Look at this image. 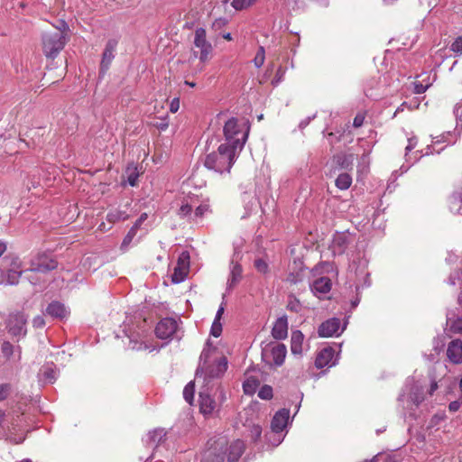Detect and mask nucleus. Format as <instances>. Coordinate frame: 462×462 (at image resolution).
<instances>
[{"mask_svg": "<svg viewBox=\"0 0 462 462\" xmlns=\"http://www.w3.org/2000/svg\"><path fill=\"white\" fill-rule=\"evenodd\" d=\"M166 431L163 429H156L152 431H150L145 442L148 445L157 447L160 443L165 440Z\"/></svg>", "mask_w": 462, "mask_h": 462, "instance_id": "28", "label": "nucleus"}, {"mask_svg": "<svg viewBox=\"0 0 462 462\" xmlns=\"http://www.w3.org/2000/svg\"><path fill=\"white\" fill-rule=\"evenodd\" d=\"M340 320L339 319H329L321 323L319 327L318 333L321 337H329L339 335Z\"/></svg>", "mask_w": 462, "mask_h": 462, "instance_id": "12", "label": "nucleus"}, {"mask_svg": "<svg viewBox=\"0 0 462 462\" xmlns=\"http://www.w3.org/2000/svg\"><path fill=\"white\" fill-rule=\"evenodd\" d=\"M287 348L284 344L276 343L271 346L270 356L273 365L281 366L285 360Z\"/></svg>", "mask_w": 462, "mask_h": 462, "instance_id": "20", "label": "nucleus"}, {"mask_svg": "<svg viewBox=\"0 0 462 462\" xmlns=\"http://www.w3.org/2000/svg\"><path fill=\"white\" fill-rule=\"evenodd\" d=\"M227 369V359L222 356L217 360H214L208 366H198L196 370V376H203L205 381L211 379L220 378L224 375Z\"/></svg>", "mask_w": 462, "mask_h": 462, "instance_id": "5", "label": "nucleus"}, {"mask_svg": "<svg viewBox=\"0 0 462 462\" xmlns=\"http://www.w3.org/2000/svg\"><path fill=\"white\" fill-rule=\"evenodd\" d=\"M226 400V394L221 385H217L213 393L208 389L199 393V411L205 416L217 415L223 403Z\"/></svg>", "mask_w": 462, "mask_h": 462, "instance_id": "3", "label": "nucleus"}, {"mask_svg": "<svg viewBox=\"0 0 462 462\" xmlns=\"http://www.w3.org/2000/svg\"><path fill=\"white\" fill-rule=\"evenodd\" d=\"M310 289L315 295L326 294L331 289V281L328 277H320L313 282Z\"/></svg>", "mask_w": 462, "mask_h": 462, "instance_id": "23", "label": "nucleus"}, {"mask_svg": "<svg viewBox=\"0 0 462 462\" xmlns=\"http://www.w3.org/2000/svg\"><path fill=\"white\" fill-rule=\"evenodd\" d=\"M259 385L260 380L256 376L249 375L243 383L244 393L246 395H253L255 393Z\"/></svg>", "mask_w": 462, "mask_h": 462, "instance_id": "29", "label": "nucleus"}, {"mask_svg": "<svg viewBox=\"0 0 462 462\" xmlns=\"http://www.w3.org/2000/svg\"><path fill=\"white\" fill-rule=\"evenodd\" d=\"M12 266L13 268L9 269L7 272L5 284L16 285L18 284L21 275L23 273L22 270H20V263L18 258L14 259Z\"/></svg>", "mask_w": 462, "mask_h": 462, "instance_id": "22", "label": "nucleus"}, {"mask_svg": "<svg viewBox=\"0 0 462 462\" xmlns=\"http://www.w3.org/2000/svg\"><path fill=\"white\" fill-rule=\"evenodd\" d=\"M410 399L415 405L420 404L424 400L422 389L417 385L413 386L410 393Z\"/></svg>", "mask_w": 462, "mask_h": 462, "instance_id": "33", "label": "nucleus"}, {"mask_svg": "<svg viewBox=\"0 0 462 462\" xmlns=\"http://www.w3.org/2000/svg\"><path fill=\"white\" fill-rule=\"evenodd\" d=\"M243 274V268L241 264L234 258L230 262V273L227 280V290L234 289L241 281Z\"/></svg>", "mask_w": 462, "mask_h": 462, "instance_id": "15", "label": "nucleus"}, {"mask_svg": "<svg viewBox=\"0 0 462 462\" xmlns=\"http://www.w3.org/2000/svg\"><path fill=\"white\" fill-rule=\"evenodd\" d=\"M222 333V324L218 320H214L210 328V334L215 337H218Z\"/></svg>", "mask_w": 462, "mask_h": 462, "instance_id": "46", "label": "nucleus"}, {"mask_svg": "<svg viewBox=\"0 0 462 462\" xmlns=\"http://www.w3.org/2000/svg\"><path fill=\"white\" fill-rule=\"evenodd\" d=\"M194 46L199 52L194 51L193 55L199 57L201 62H206L211 58L213 51L212 44L207 40V33L204 28H197L194 32Z\"/></svg>", "mask_w": 462, "mask_h": 462, "instance_id": "6", "label": "nucleus"}, {"mask_svg": "<svg viewBox=\"0 0 462 462\" xmlns=\"http://www.w3.org/2000/svg\"><path fill=\"white\" fill-rule=\"evenodd\" d=\"M226 23H227V21L225 18L216 19L215 22L213 23V28L215 30H218L220 28L224 27L226 24Z\"/></svg>", "mask_w": 462, "mask_h": 462, "instance_id": "58", "label": "nucleus"}, {"mask_svg": "<svg viewBox=\"0 0 462 462\" xmlns=\"http://www.w3.org/2000/svg\"><path fill=\"white\" fill-rule=\"evenodd\" d=\"M225 457L220 454H212L209 452L201 462H224Z\"/></svg>", "mask_w": 462, "mask_h": 462, "instance_id": "48", "label": "nucleus"}, {"mask_svg": "<svg viewBox=\"0 0 462 462\" xmlns=\"http://www.w3.org/2000/svg\"><path fill=\"white\" fill-rule=\"evenodd\" d=\"M137 230L131 227L126 236L124 237L121 247L128 246L133 241L134 237L136 236Z\"/></svg>", "mask_w": 462, "mask_h": 462, "instance_id": "45", "label": "nucleus"}, {"mask_svg": "<svg viewBox=\"0 0 462 462\" xmlns=\"http://www.w3.org/2000/svg\"><path fill=\"white\" fill-rule=\"evenodd\" d=\"M258 397L262 400H270L273 398V388L270 385H263L258 392Z\"/></svg>", "mask_w": 462, "mask_h": 462, "instance_id": "39", "label": "nucleus"}, {"mask_svg": "<svg viewBox=\"0 0 462 462\" xmlns=\"http://www.w3.org/2000/svg\"><path fill=\"white\" fill-rule=\"evenodd\" d=\"M224 306L223 305H220V307L218 308L217 311V314H216V317H215V319L214 320H218L220 321L221 318H222V315L224 313Z\"/></svg>", "mask_w": 462, "mask_h": 462, "instance_id": "62", "label": "nucleus"}, {"mask_svg": "<svg viewBox=\"0 0 462 462\" xmlns=\"http://www.w3.org/2000/svg\"><path fill=\"white\" fill-rule=\"evenodd\" d=\"M224 135L228 146L235 150L241 151L247 140L249 126L240 125L238 120L235 117L228 119L224 125Z\"/></svg>", "mask_w": 462, "mask_h": 462, "instance_id": "4", "label": "nucleus"}, {"mask_svg": "<svg viewBox=\"0 0 462 462\" xmlns=\"http://www.w3.org/2000/svg\"><path fill=\"white\" fill-rule=\"evenodd\" d=\"M178 329V321L173 318L161 319L156 328L155 334L161 339L171 338Z\"/></svg>", "mask_w": 462, "mask_h": 462, "instance_id": "9", "label": "nucleus"}, {"mask_svg": "<svg viewBox=\"0 0 462 462\" xmlns=\"http://www.w3.org/2000/svg\"><path fill=\"white\" fill-rule=\"evenodd\" d=\"M448 207L451 212L462 215V188L449 197Z\"/></svg>", "mask_w": 462, "mask_h": 462, "instance_id": "26", "label": "nucleus"}, {"mask_svg": "<svg viewBox=\"0 0 462 462\" xmlns=\"http://www.w3.org/2000/svg\"><path fill=\"white\" fill-rule=\"evenodd\" d=\"M347 245V237L344 234H337L333 238V246L343 251Z\"/></svg>", "mask_w": 462, "mask_h": 462, "instance_id": "36", "label": "nucleus"}, {"mask_svg": "<svg viewBox=\"0 0 462 462\" xmlns=\"http://www.w3.org/2000/svg\"><path fill=\"white\" fill-rule=\"evenodd\" d=\"M254 265L255 269L257 270V272H259L261 273L265 274L269 272V265H268L267 262L263 259H261V258L255 259Z\"/></svg>", "mask_w": 462, "mask_h": 462, "instance_id": "42", "label": "nucleus"}, {"mask_svg": "<svg viewBox=\"0 0 462 462\" xmlns=\"http://www.w3.org/2000/svg\"><path fill=\"white\" fill-rule=\"evenodd\" d=\"M136 180H137V176L136 175H130L128 177V183L131 185V186H135L136 184Z\"/></svg>", "mask_w": 462, "mask_h": 462, "instance_id": "63", "label": "nucleus"}, {"mask_svg": "<svg viewBox=\"0 0 462 462\" xmlns=\"http://www.w3.org/2000/svg\"><path fill=\"white\" fill-rule=\"evenodd\" d=\"M236 150L227 144H220L217 152L207 155L204 165L217 172H229L236 159Z\"/></svg>", "mask_w": 462, "mask_h": 462, "instance_id": "2", "label": "nucleus"}, {"mask_svg": "<svg viewBox=\"0 0 462 462\" xmlns=\"http://www.w3.org/2000/svg\"><path fill=\"white\" fill-rule=\"evenodd\" d=\"M54 374H55V373L51 368H46L43 372L44 379L48 383H52L54 381V379H55Z\"/></svg>", "mask_w": 462, "mask_h": 462, "instance_id": "53", "label": "nucleus"}, {"mask_svg": "<svg viewBox=\"0 0 462 462\" xmlns=\"http://www.w3.org/2000/svg\"><path fill=\"white\" fill-rule=\"evenodd\" d=\"M438 389V383L437 382L433 381L430 384V388L429 390V393L432 395L434 392Z\"/></svg>", "mask_w": 462, "mask_h": 462, "instance_id": "64", "label": "nucleus"}, {"mask_svg": "<svg viewBox=\"0 0 462 462\" xmlns=\"http://www.w3.org/2000/svg\"><path fill=\"white\" fill-rule=\"evenodd\" d=\"M58 263L46 254H39L31 260L30 267L24 273H46L56 269Z\"/></svg>", "mask_w": 462, "mask_h": 462, "instance_id": "8", "label": "nucleus"}, {"mask_svg": "<svg viewBox=\"0 0 462 462\" xmlns=\"http://www.w3.org/2000/svg\"><path fill=\"white\" fill-rule=\"evenodd\" d=\"M117 45V42L116 40H109L106 45V48L104 50L103 55H102V60H101V69L106 70L114 59V52L116 51Z\"/></svg>", "mask_w": 462, "mask_h": 462, "instance_id": "21", "label": "nucleus"}, {"mask_svg": "<svg viewBox=\"0 0 462 462\" xmlns=\"http://www.w3.org/2000/svg\"><path fill=\"white\" fill-rule=\"evenodd\" d=\"M2 355L9 359L14 354V346L9 341H4L1 345Z\"/></svg>", "mask_w": 462, "mask_h": 462, "instance_id": "41", "label": "nucleus"}, {"mask_svg": "<svg viewBox=\"0 0 462 462\" xmlns=\"http://www.w3.org/2000/svg\"><path fill=\"white\" fill-rule=\"evenodd\" d=\"M209 205L208 203H202L195 208V211L192 215V221L198 222L201 219L204 215L209 212Z\"/></svg>", "mask_w": 462, "mask_h": 462, "instance_id": "34", "label": "nucleus"}, {"mask_svg": "<svg viewBox=\"0 0 462 462\" xmlns=\"http://www.w3.org/2000/svg\"><path fill=\"white\" fill-rule=\"evenodd\" d=\"M461 405H462V396H460V398L458 400L451 402L448 405V409L450 411L455 412L459 410Z\"/></svg>", "mask_w": 462, "mask_h": 462, "instance_id": "55", "label": "nucleus"}, {"mask_svg": "<svg viewBox=\"0 0 462 462\" xmlns=\"http://www.w3.org/2000/svg\"><path fill=\"white\" fill-rule=\"evenodd\" d=\"M290 420V411L288 409L279 410L273 416L271 422L273 433H281L287 426Z\"/></svg>", "mask_w": 462, "mask_h": 462, "instance_id": "13", "label": "nucleus"}, {"mask_svg": "<svg viewBox=\"0 0 462 462\" xmlns=\"http://www.w3.org/2000/svg\"><path fill=\"white\" fill-rule=\"evenodd\" d=\"M301 281H302V276L300 273H291L287 276V282H289L291 284H296V283H298V282H300Z\"/></svg>", "mask_w": 462, "mask_h": 462, "instance_id": "51", "label": "nucleus"}, {"mask_svg": "<svg viewBox=\"0 0 462 462\" xmlns=\"http://www.w3.org/2000/svg\"><path fill=\"white\" fill-rule=\"evenodd\" d=\"M27 317L21 311L10 313L6 320V328L13 337H24L26 329Z\"/></svg>", "mask_w": 462, "mask_h": 462, "instance_id": "7", "label": "nucleus"}, {"mask_svg": "<svg viewBox=\"0 0 462 462\" xmlns=\"http://www.w3.org/2000/svg\"><path fill=\"white\" fill-rule=\"evenodd\" d=\"M264 58H265V51H264V48L263 46H261L259 49H258V51L254 59V65L257 67V68H260L263 66V62H264Z\"/></svg>", "mask_w": 462, "mask_h": 462, "instance_id": "43", "label": "nucleus"}, {"mask_svg": "<svg viewBox=\"0 0 462 462\" xmlns=\"http://www.w3.org/2000/svg\"><path fill=\"white\" fill-rule=\"evenodd\" d=\"M283 76L284 70L280 67L276 71L274 79L272 80V85L277 86L282 80Z\"/></svg>", "mask_w": 462, "mask_h": 462, "instance_id": "52", "label": "nucleus"}, {"mask_svg": "<svg viewBox=\"0 0 462 462\" xmlns=\"http://www.w3.org/2000/svg\"><path fill=\"white\" fill-rule=\"evenodd\" d=\"M303 340L304 335L301 331L294 330L291 332V350L293 355H300L302 353Z\"/></svg>", "mask_w": 462, "mask_h": 462, "instance_id": "27", "label": "nucleus"}, {"mask_svg": "<svg viewBox=\"0 0 462 462\" xmlns=\"http://www.w3.org/2000/svg\"><path fill=\"white\" fill-rule=\"evenodd\" d=\"M180 108V100L179 98H173L170 105V111L171 113H176Z\"/></svg>", "mask_w": 462, "mask_h": 462, "instance_id": "59", "label": "nucleus"}, {"mask_svg": "<svg viewBox=\"0 0 462 462\" xmlns=\"http://www.w3.org/2000/svg\"><path fill=\"white\" fill-rule=\"evenodd\" d=\"M179 215L182 217H189V218L192 220V206L188 203L181 205L179 209Z\"/></svg>", "mask_w": 462, "mask_h": 462, "instance_id": "44", "label": "nucleus"}, {"mask_svg": "<svg viewBox=\"0 0 462 462\" xmlns=\"http://www.w3.org/2000/svg\"><path fill=\"white\" fill-rule=\"evenodd\" d=\"M153 126L161 131H165L169 126L168 117H163L152 123Z\"/></svg>", "mask_w": 462, "mask_h": 462, "instance_id": "49", "label": "nucleus"}, {"mask_svg": "<svg viewBox=\"0 0 462 462\" xmlns=\"http://www.w3.org/2000/svg\"><path fill=\"white\" fill-rule=\"evenodd\" d=\"M245 451V443L241 439L234 440L226 449L228 462H236Z\"/></svg>", "mask_w": 462, "mask_h": 462, "instance_id": "19", "label": "nucleus"}, {"mask_svg": "<svg viewBox=\"0 0 462 462\" xmlns=\"http://www.w3.org/2000/svg\"><path fill=\"white\" fill-rule=\"evenodd\" d=\"M437 79L436 72H422L417 76V79L413 82L414 85V93L415 94H422L424 93L430 87Z\"/></svg>", "mask_w": 462, "mask_h": 462, "instance_id": "10", "label": "nucleus"}, {"mask_svg": "<svg viewBox=\"0 0 462 462\" xmlns=\"http://www.w3.org/2000/svg\"><path fill=\"white\" fill-rule=\"evenodd\" d=\"M32 326L36 328H42L45 326V320L42 316H36L32 319Z\"/></svg>", "mask_w": 462, "mask_h": 462, "instance_id": "54", "label": "nucleus"}, {"mask_svg": "<svg viewBox=\"0 0 462 462\" xmlns=\"http://www.w3.org/2000/svg\"><path fill=\"white\" fill-rule=\"evenodd\" d=\"M352 183V178L347 173H341L336 179V186L342 190L347 189Z\"/></svg>", "mask_w": 462, "mask_h": 462, "instance_id": "32", "label": "nucleus"}, {"mask_svg": "<svg viewBox=\"0 0 462 462\" xmlns=\"http://www.w3.org/2000/svg\"><path fill=\"white\" fill-rule=\"evenodd\" d=\"M272 336L276 340L285 339L288 336V320L286 316L276 319L272 328Z\"/></svg>", "mask_w": 462, "mask_h": 462, "instance_id": "18", "label": "nucleus"}, {"mask_svg": "<svg viewBox=\"0 0 462 462\" xmlns=\"http://www.w3.org/2000/svg\"><path fill=\"white\" fill-rule=\"evenodd\" d=\"M262 435V427L260 425H253L250 429V437L254 442L257 441Z\"/></svg>", "mask_w": 462, "mask_h": 462, "instance_id": "47", "label": "nucleus"}, {"mask_svg": "<svg viewBox=\"0 0 462 462\" xmlns=\"http://www.w3.org/2000/svg\"><path fill=\"white\" fill-rule=\"evenodd\" d=\"M13 390V386L9 383H0V402L6 400Z\"/></svg>", "mask_w": 462, "mask_h": 462, "instance_id": "37", "label": "nucleus"}, {"mask_svg": "<svg viewBox=\"0 0 462 462\" xmlns=\"http://www.w3.org/2000/svg\"><path fill=\"white\" fill-rule=\"evenodd\" d=\"M255 0H233L231 5L237 11L244 10L254 4Z\"/></svg>", "mask_w": 462, "mask_h": 462, "instance_id": "38", "label": "nucleus"}, {"mask_svg": "<svg viewBox=\"0 0 462 462\" xmlns=\"http://www.w3.org/2000/svg\"><path fill=\"white\" fill-rule=\"evenodd\" d=\"M28 276H27V279L29 280V282L33 284V285H36L38 283H40L39 282V279L36 277V273H28Z\"/></svg>", "mask_w": 462, "mask_h": 462, "instance_id": "60", "label": "nucleus"}, {"mask_svg": "<svg viewBox=\"0 0 462 462\" xmlns=\"http://www.w3.org/2000/svg\"><path fill=\"white\" fill-rule=\"evenodd\" d=\"M310 120H311V117H310V116H309V117H307V118H305V119L301 120V121L300 122V124H299V128H300V130H303L305 127H307V126L309 125V124H310Z\"/></svg>", "mask_w": 462, "mask_h": 462, "instance_id": "61", "label": "nucleus"}, {"mask_svg": "<svg viewBox=\"0 0 462 462\" xmlns=\"http://www.w3.org/2000/svg\"><path fill=\"white\" fill-rule=\"evenodd\" d=\"M128 205H125V209L113 208L108 211L106 215V220L109 223L115 224L119 221H125L129 218Z\"/></svg>", "mask_w": 462, "mask_h": 462, "instance_id": "25", "label": "nucleus"}, {"mask_svg": "<svg viewBox=\"0 0 462 462\" xmlns=\"http://www.w3.org/2000/svg\"><path fill=\"white\" fill-rule=\"evenodd\" d=\"M69 26L62 21L55 31L45 32L42 35V48L47 58L54 59L64 49L69 41Z\"/></svg>", "mask_w": 462, "mask_h": 462, "instance_id": "1", "label": "nucleus"}, {"mask_svg": "<svg viewBox=\"0 0 462 462\" xmlns=\"http://www.w3.org/2000/svg\"><path fill=\"white\" fill-rule=\"evenodd\" d=\"M287 309L291 311L298 313L301 310V304L298 299H296L293 296H290L287 304Z\"/></svg>", "mask_w": 462, "mask_h": 462, "instance_id": "40", "label": "nucleus"}, {"mask_svg": "<svg viewBox=\"0 0 462 462\" xmlns=\"http://www.w3.org/2000/svg\"><path fill=\"white\" fill-rule=\"evenodd\" d=\"M335 349L331 346H327L321 349L317 355L315 365L317 368H323L325 366H332L336 365L334 360Z\"/></svg>", "mask_w": 462, "mask_h": 462, "instance_id": "14", "label": "nucleus"}, {"mask_svg": "<svg viewBox=\"0 0 462 462\" xmlns=\"http://www.w3.org/2000/svg\"><path fill=\"white\" fill-rule=\"evenodd\" d=\"M334 161L341 169H351L354 162V154L339 153L334 156Z\"/></svg>", "mask_w": 462, "mask_h": 462, "instance_id": "30", "label": "nucleus"}, {"mask_svg": "<svg viewBox=\"0 0 462 462\" xmlns=\"http://www.w3.org/2000/svg\"><path fill=\"white\" fill-rule=\"evenodd\" d=\"M189 255L188 253H182L178 260L177 266L174 268V273L171 276V281L174 283H179L186 278L189 272Z\"/></svg>", "mask_w": 462, "mask_h": 462, "instance_id": "11", "label": "nucleus"}, {"mask_svg": "<svg viewBox=\"0 0 462 462\" xmlns=\"http://www.w3.org/2000/svg\"><path fill=\"white\" fill-rule=\"evenodd\" d=\"M447 356L453 364L462 363V341L460 339L452 340L448 344Z\"/></svg>", "mask_w": 462, "mask_h": 462, "instance_id": "17", "label": "nucleus"}, {"mask_svg": "<svg viewBox=\"0 0 462 462\" xmlns=\"http://www.w3.org/2000/svg\"><path fill=\"white\" fill-rule=\"evenodd\" d=\"M194 393L195 384L193 382H189L188 384H186L183 390V398L189 404H192V402L194 400Z\"/></svg>", "mask_w": 462, "mask_h": 462, "instance_id": "35", "label": "nucleus"}, {"mask_svg": "<svg viewBox=\"0 0 462 462\" xmlns=\"http://www.w3.org/2000/svg\"><path fill=\"white\" fill-rule=\"evenodd\" d=\"M216 351V348L211 346L209 341L208 340L206 346L203 348L200 356H199V366H208V365L211 364V356Z\"/></svg>", "mask_w": 462, "mask_h": 462, "instance_id": "31", "label": "nucleus"}, {"mask_svg": "<svg viewBox=\"0 0 462 462\" xmlns=\"http://www.w3.org/2000/svg\"><path fill=\"white\" fill-rule=\"evenodd\" d=\"M451 51L456 53H462V35L453 42L451 44Z\"/></svg>", "mask_w": 462, "mask_h": 462, "instance_id": "50", "label": "nucleus"}, {"mask_svg": "<svg viewBox=\"0 0 462 462\" xmlns=\"http://www.w3.org/2000/svg\"><path fill=\"white\" fill-rule=\"evenodd\" d=\"M365 121V116L363 114H357L353 121V126L358 128L363 125Z\"/></svg>", "mask_w": 462, "mask_h": 462, "instance_id": "56", "label": "nucleus"}, {"mask_svg": "<svg viewBox=\"0 0 462 462\" xmlns=\"http://www.w3.org/2000/svg\"><path fill=\"white\" fill-rule=\"evenodd\" d=\"M46 314L52 319H66L69 311L67 310L65 305L60 301H51L46 308Z\"/></svg>", "mask_w": 462, "mask_h": 462, "instance_id": "16", "label": "nucleus"}, {"mask_svg": "<svg viewBox=\"0 0 462 462\" xmlns=\"http://www.w3.org/2000/svg\"><path fill=\"white\" fill-rule=\"evenodd\" d=\"M147 217H148V216L146 213L141 214V216L135 221V223L133 225L132 227L134 228L135 230H138L140 228V226H142V224L147 219Z\"/></svg>", "mask_w": 462, "mask_h": 462, "instance_id": "57", "label": "nucleus"}, {"mask_svg": "<svg viewBox=\"0 0 462 462\" xmlns=\"http://www.w3.org/2000/svg\"><path fill=\"white\" fill-rule=\"evenodd\" d=\"M447 326L451 333L462 334V315L456 316L452 311L448 312Z\"/></svg>", "mask_w": 462, "mask_h": 462, "instance_id": "24", "label": "nucleus"}]
</instances>
